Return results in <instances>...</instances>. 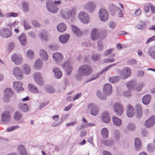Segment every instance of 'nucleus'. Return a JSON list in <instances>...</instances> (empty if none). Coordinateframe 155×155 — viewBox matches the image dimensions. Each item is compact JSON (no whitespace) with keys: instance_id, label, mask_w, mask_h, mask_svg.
I'll return each mask as SVG.
<instances>
[{"instance_id":"1","label":"nucleus","mask_w":155,"mask_h":155,"mask_svg":"<svg viewBox=\"0 0 155 155\" xmlns=\"http://www.w3.org/2000/svg\"><path fill=\"white\" fill-rule=\"evenodd\" d=\"M79 71L84 76H89L92 73V69L88 64H84L81 66L78 69Z\"/></svg>"},{"instance_id":"2","label":"nucleus","mask_w":155,"mask_h":155,"mask_svg":"<svg viewBox=\"0 0 155 155\" xmlns=\"http://www.w3.org/2000/svg\"><path fill=\"white\" fill-rule=\"evenodd\" d=\"M46 7L48 11L52 13H55L58 11V6L53 5L51 1L48 0L46 2Z\"/></svg>"},{"instance_id":"3","label":"nucleus","mask_w":155,"mask_h":155,"mask_svg":"<svg viewBox=\"0 0 155 155\" xmlns=\"http://www.w3.org/2000/svg\"><path fill=\"white\" fill-rule=\"evenodd\" d=\"M131 70L128 67L125 68L122 71L119 72L122 79L125 80L129 77L131 74Z\"/></svg>"},{"instance_id":"4","label":"nucleus","mask_w":155,"mask_h":155,"mask_svg":"<svg viewBox=\"0 0 155 155\" xmlns=\"http://www.w3.org/2000/svg\"><path fill=\"white\" fill-rule=\"evenodd\" d=\"M78 17L80 21L84 24H88L90 22V18L87 14L85 12H80Z\"/></svg>"},{"instance_id":"5","label":"nucleus","mask_w":155,"mask_h":155,"mask_svg":"<svg viewBox=\"0 0 155 155\" xmlns=\"http://www.w3.org/2000/svg\"><path fill=\"white\" fill-rule=\"evenodd\" d=\"M113 109L114 112L118 116H121L124 111V108L118 102L114 104Z\"/></svg>"},{"instance_id":"6","label":"nucleus","mask_w":155,"mask_h":155,"mask_svg":"<svg viewBox=\"0 0 155 155\" xmlns=\"http://www.w3.org/2000/svg\"><path fill=\"white\" fill-rule=\"evenodd\" d=\"M12 35V32L8 28H5L0 29V35L3 38H8Z\"/></svg>"},{"instance_id":"7","label":"nucleus","mask_w":155,"mask_h":155,"mask_svg":"<svg viewBox=\"0 0 155 155\" xmlns=\"http://www.w3.org/2000/svg\"><path fill=\"white\" fill-rule=\"evenodd\" d=\"M99 15L101 21H105L107 20L108 18V13L105 9L103 8L101 9L99 11Z\"/></svg>"},{"instance_id":"8","label":"nucleus","mask_w":155,"mask_h":155,"mask_svg":"<svg viewBox=\"0 0 155 155\" xmlns=\"http://www.w3.org/2000/svg\"><path fill=\"white\" fill-rule=\"evenodd\" d=\"M10 113L8 111H5L1 115L2 121L4 123H7L10 122Z\"/></svg>"},{"instance_id":"9","label":"nucleus","mask_w":155,"mask_h":155,"mask_svg":"<svg viewBox=\"0 0 155 155\" xmlns=\"http://www.w3.org/2000/svg\"><path fill=\"white\" fill-rule=\"evenodd\" d=\"M13 74L15 77L18 79L21 80L23 78V74L18 67L14 68L13 70Z\"/></svg>"},{"instance_id":"10","label":"nucleus","mask_w":155,"mask_h":155,"mask_svg":"<svg viewBox=\"0 0 155 155\" xmlns=\"http://www.w3.org/2000/svg\"><path fill=\"white\" fill-rule=\"evenodd\" d=\"M22 85L23 83L21 81H15L13 83V87L15 91L19 93L24 90V88L22 87Z\"/></svg>"},{"instance_id":"11","label":"nucleus","mask_w":155,"mask_h":155,"mask_svg":"<svg viewBox=\"0 0 155 155\" xmlns=\"http://www.w3.org/2000/svg\"><path fill=\"white\" fill-rule=\"evenodd\" d=\"M4 96L3 97V100L5 102H7L9 101L10 97L12 96L13 92L11 89L9 88H6L4 90Z\"/></svg>"},{"instance_id":"12","label":"nucleus","mask_w":155,"mask_h":155,"mask_svg":"<svg viewBox=\"0 0 155 155\" xmlns=\"http://www.w3.org/2000/svg\"><path fill=\"white\" fill-rule=\"evenodd\" d=\"M34 78L35 82L39 85L42 86L44 84L43 79L41 74L39 73H36L34 74Z\"/></svg>"},{"instance_id":"13","label":"nucleus","mask_w":155,"mask_h":155,"mask_svg":"<svg viewBox=\"0 0 155 155\" xmlns=\"http://www.w3.org/2000/svg\"><path fill=\"white\" fill-rule=\"evenodd\" d=\"M63 68L66 71L67 75H69L73 69L70 63L68 61L65 62L63 65Z\"/></svg>"},{"instance_id":"14","label":"nucleus","mask_w":155,"mask_h":155,"mask_svg":"<svg viewBox=\"0 0 155 155\" xmlns=\"http://www.w3.org/2000/svg\"><path fill=\"white\" fill-rule=\"evenodd\" d=\"M88 109H91L90 113L92 115L96 116L98 114L99 111L98 107L94 105L93 104H89L88 106Z\"/></svg>"},{"instance_id":"15","label":"nucleus","mask_w":155,"mask_h":155,"mask_svg":"<svg viewBox=\"0 0 155 155\" xmlns=\"http://www.w3.org/2000/svg\"><path fill=\"white\" fill-rule=\"evenodd\" d=\"M96 5L94 2H90L85 6V10L89 13H92L95 10Z\"/></svg>"},{"instance_id":"16","label":"nucleus","mask_w":155,"mask_h":155,"mask_svg":"<svg viewBox=\"0 0 155 155\" xmlns=\"http://www.w3.org/2000/svg\"><path fill=\"white\" fill-rule=\"evenodd\" d=\"M53 57L54 61L57 64L61 63L63 59V56L60 53L56 52L54 53L53 54Z\"/></svg>"},{"instance_id":"17","label":"nucleus","mask_w":155,"mask_h":155,"mask_svg":"<svg viewBox=\"0 0 155 155\" xmlns=\"http://www.w3.org/2000/svg\"><path fill=\"white\" fill-rule=\"evenodd\" d=\"M11 60L17 65L20 64L22 63V60L20 56L15 54L11 56Z\"/></svg>"},{"instance_id":"18","label":"nucleus","mask_w":155,"mask_h":155,"mask_svg":"<svg viewBox=\"0 0 155 155\" xmlns=\"http://www.w3.org/2000/svg\"><path fill=\"white\" fill-rule=\"evenodd\" d=\"M100 33L97 28L93 29L91 32V37L93 40H96L100 38Z\"/></svg>"},{"instance_id":"19","label":"nucleus","mask_w":155,"mask_h":155,"mask_svg":"<svg viewBox=\"0 0 155 155\" xmlns=\"http://www.w3.org/2000/svg\"><path fill=\"white\" fill-rule=\"evenodd\" d=\"M155 123V116H152L150 117L145 123V126L147 127H150L153 126Z\"/></svg>"},{"instance_id":"20","label":"nucleus","mask_w":155,"mask_h":155,"mask_svg":"<svg viewBox=\"0 0 155 155\" xmlns=\"http://www.w3.org/2000/svg\"><path fill=\"white\" fill-rule=\"evenodd\" d=\"M112 90L111 85L110 84H105L103 87L104 92L107 95L111 94Z\"/></svg>"},{"instance_id":"21","label":"nucleus","mask_w":155,"mask_h":155,"mask_svg":"<svg viewBox=\"0 0 155 155\" xmlns=\"http://www.w3.org/2000/svg\"><path fill=\"white\" fill-rule=\"evenodd\" d=\"M53 71L54 73V77L55 78L60 79L62 76V73L59 68L57 67L54 68L53 69Z\"/></svg>"},{"instance_id":"22","label":"nucleus","mask_w":155,"mask_h":155,"mask_svg":"<svg viewBox=\"0 0 155 155\" xmlns=\"http://www.w3.org/2000/svg\"><path fill=\"white\" fill-rule=\"evenodd\" d=\"M18 107L19 109L23 112H27L29 110V107L26 104L20 103L18 104Z\"/></svg>"},{"instance_id":"23","label":"nucleus","mask_w":155,"mask_h":155,"mask_svg":"<svg viewBox=\"0 0 155 155\" xmlns=\"http://www.w3.org/2000/svg\"><path fill=\"white\" fill-rule=\"evenodd\" d=\"M102 120L103 122L108 123L110 121V116L109 114L107 112H104L102 114Z\"/></svg>"},{"instance_id":"24","label":"nucleus","mask_w":155,"mask_h":155,"mask_svg":"<svg viewBox=\"0 0 155 155\" xmlns=\"http://www.w3.org/2000/svg\"><path fill=\"white\" fill-rule=\"evenodd\" d=\"M70 38V35L66 34L64 35H61L59 38V40L61 43H66L68 40Z\"/></svg>"},{"instance_id":"25","label":"nucleus","mask_w":155,"mask_h":155,"mask_svg":"<svg viewBox=\"0 0 155 155\" xmlns=\"http://www.w3.org/2000/svg\"><path fill=\"white\" fill-rule=\"evenodd\" d=\"M21 69L24 73L26 74H28L31 71L30 66L26 64L22 66Z\"/></svg>"},{"instance_id":"26","label":"nucleus","mask_w":155,"mask_h":155,"mask_svg":"<svg viewBox=\"0 0 155 155\" xmlns=\"http://www.w3.org/2000/svg\"><path fill=\"white\" fill-rule=\"evenodd\" d=\"M127 114L128 117H132L134 116L133 108L130 104L128 105L127 106Z\"/></svg>"},{"instance_id":"27","label":"nucleus","mask_w":155,"mask_h":155,"mask_svg":"<svg viewBox=\"0 0 155 155\" xmlns=\"http://www.w3.org/2000/svg\"><path fill=\"white\" fill-rule=\"evenodd\" d=\"M61 14L62 17L65 19L69 18L71 15L70 12L68 9L61 11Z\"/></svg>"},{"instance_id":"28","label":"nucleus","mask_w":155,"mask_h":155,"mask_svg":"<svg viewBox=\"0 0 155 155\" xmlns=\"http://www.w3.org/2000/svg\"><path fill=\"white\" fill-rule=\"evenodd\" d=\"M57 28L58 31L63 32L66 30V26L64 23H61L58 25Z\"/></svg>"},{"instance_id":"29","label":"nucleus","mask_w":155,"mask_h":155,"mask_svg":"<svg viewBox=\"0 0 155 155\" xmlns=\"http://www.w3.org/2000/svg\"><path fill=\"white\" fill-rule=\"evenodd\" d=\"M151 99L150 95L147 94L144 96L142 98V101L143 104L147 105L150 102Z\"/></svg>"},{"instance_id":"30","label":"nucleus","mask_w":155,"mask_h":155,"mask_svg":"<svg viewBox=\"0 0 155 155\" xmlns=\"http://www.w3.org/2000/svg\"><path fill=\"white\" fill-rule=\"evenodd\" d=\"M40 55L43 60L46 61L48 59V55L46 52L43 49H41L39 51Z\"/></svg>"},{"instance_id":"31","label":"nucleus","mask_w":155,"mask_h":155,"mask_svg":"<svg viewBox=\"0 0 155 155\" xmlns=\"http://www.w3.org/2000/svg\"><path fill=\"white\" fill-rule=\"evenodd\" d=\"M19 153L21 155H27V153L25 147L22 145H19L18 148Z\"/></svg>"},{"instance_id":"32","label":"nucleus","mask_w":155,"mask_h":155,"mask_svg":"<svg viewBox=\"0 0 155 155\" xmlns=\"http://www.w3.org/2000/svg\"><path fill=\"white\" fill-rule=\"evenodd\" d=\"M114 140L117 142L119 141L120 137V132L118 130H116L114 132Z\"/></svg>"},{"instance_id":"33","label":"nucleus","mask_w":155,"mask_h":155,"mask_svg":"<svg viewBox=\"0 0 155 155\" xmlns=\"http://www.w3.org/2000/svg\"><path fill=\"white\" fill-rule=\"evenodd\" d=\"M101 142L104 145L108 146H112L114 142L113 140L110 139L102 140H101Z\"/></svg>"},{"instance_id":"34","label":"nucleus","mask_w":155,"mask_h":155,"mask_svg":"<svg viewBox=\"0 0 155 155\" xmlns=\"http://www.w3.org/2000/svg\"><path fill=\"white\" fill-rule=\"evenodd\" d=\"M135 147L137 150L140 149L141 147V143L140 140L138 138L135 139Z\"/></svg>"},{"instance_id":"35","label":"nucleus","mask_w":155,"mask_h":155,"mask_svg":"<svg viewBox=\"0 0 155 155\" xmlns=\"http://www.w3.org/2000/svg\"><path fill=\"white\" fill-rule=\"evenodd\" d=\"M149 55L153 59H155V47H151L148 51Z\"/></svg>"},{"instance_id":"36","label":"nucleus","mask_w":155,"mask_h":155,"mask_svg":"<svg viewBox=\"0 0 155 155\" xmlns=\"http://www.w3.org/2000/svg\"><path fill=\"white\" fill-rule=\"evenodd\" d=\"M113 123L114 125L117 126H120L122 124L121 120L116 117H113L112 118Z\"/></svg>"},{"instance_id":"37","label":"nucleus","mask_w":155,"mask_h":155,"mask_svg":"<svg viewBox=\"0 0 155 155\" xmlns=\"http://www.w3.org/2000/svg\"><path fill=\"white\" fill-rule=\"evenodd\" d=\"M28 88L29 91L32 93L38 94L39 92V91L38 88L31 84H28Z\"/></svg>"},{"instance_id":"38","label":"nucleus","mask_w":155,"mask_h":155,"mask_svg":"<svg viewBox=\"0 0 155 155\" xmlns=\"http://www.w3.org/2000/svg\"><path fill=\"white\" fill-rule=\"evenodd\" d=\"M71 27L72 31L76 35L79 36L81 35V31L76 26L72 25Z\"/></svg>"},{"instance_id":"39","label":"nucleus","mask_w":155,"mask_h":155,"mask_svg":"<svg viewBox=\"0 0 155 155\" xmlns=\"http://www.w3.org/2000/svg\"><path fill=\"white\" fill-rule=\"evenodd\" d=\"M137 114L136 117L138 118H140L142 116V111L141 110V107L140 105L138 104L136 106Z\"/></svg>"},{"instance_id":"40","label":"nucleus","mask_w":155,"mask_h":155,"mask_svg":"<svg viewBox=\"0 0 155 155\" xmlns=\"http://www.w3.org/2000/svg\"><path fill=\"white\" fill-rule=\"evenodd\" d=\"M22 117V115L19 111H17L14 114V117L15 120L16 121L20 120Z\"/></svg>"},{"instance_id":"41","label":"nucleus","mask_w":155,"mask_h":155,"mask_svg":"<svg viewBox=\"0 0 155 155\" xmlns=\"http://www.w3.org/2000/svg\"><path fill=\"white\" fill-rule=\"evenodd\" d=\"M45 91L48 93L50 94H52L55 92V90L54 87L50 86H46L45 87Z\"/></svg>"},{"instance_id":"42","label":"nucleus","mask_w":155,"mask_h":155,"mask_svg":"<svg viewBox=\"0 0 155 155\" xmlns=\"http://www.w3.org/2000/svg\"><path fill=\"white\" fill-rule=\"evenodd\" d=\"M18 39L21 44L22 45H25L26 42V36L25 34H22L20 36L18 37Z\"/></svg>"},{"instance_id":"43","label":"nucleus","mask_w":155,"mask_h":155,"mask_svg":"<svg viewBox=\"0 0 155 155\" xmlns=\"http://www.w3.org/2000/svg\"><path fill=\"white\" fill-rule=\"evenodd\" d=\"M101 134L103 137L106 138L108 136V131L106 128H104L101 131Z\"/></svg>"},{"instance_id":"44","label":"nucleus","mask_w":155,"mask_h":155,"mask_svg":"<svg viewBox=\"0 0 155 155\" xmlns=\"http://www.w3.org/2000/svg\"><path fill=\"white\" fill-rule=\"evenodd\" d=\"M135 82L134 81H131L128 82L127 85V88L128 89H131V88H135Z\"/></svg>"},{"instance_id":"45","label":"nucleus","mask_w":155,"mask_h":155,"mask_svg":"<svg viewBox=\"0 0 155 155\" xmlns=\"http://www.w3.org/2000/svg\"><path fill=\"white\" fill-rule=\"evenodd\" d=\"M83 76L84 75L78 70V73L75 75L74 77L76 80L80 81L82 79Z\"/></svg>"},{"instance_id":"46","label":"nucleus","mask_w":155,"mask_h":155,"mask_svg":"<svg viewBox=\"0 0 155 155\" xmlns=\"http://www.w3.org/2000/svg\"><path fill=\"white\" fill-rule=\"evenodd\" d=\"M96 94L97 97L101 100L104 101L106 99V97L101 94L100 91H97L96 92Z\"/></svg>"},{"instance_id":"47","label":"nucleus","mask_w":155,"mask_h":155,"mask_svg":"<svg viewBox=\"0 0 155 155\" xmlns=\"http://www.w3.org/2000/svg\"><path fill=\"white\" fill-rule=\"evenodd\" d=\"M101 57V55L100 54H95L92 56V59L93 61L96 62L97 61H99Z\"/></svg>"},{"instance_id":"48","label":"nucleus","mask_w":155,"mask_h":155,"mask_svg":"<svg viewBox=\"0 0 155 155\" xmlns=\"http://www.w3.org/2000/svg\"><path fill=\"white\" fill-rule=\"evenodd\" d=\"M22 5L23 10L25 12H28L29 10L28 3L25 2H23Z\"/></svg>"},{"instance_id":"49","label":"nucleus","mask_w":155,"mask_h":155,"mask_svg":"<svg viewBox=\"0 0 155 155\" xmlns=\"http://www.w3.org/2000/svg\"><path fill=\"white\" fill-rule=\"evenodd\" d=\"M135 126L132 123H130L128 124L127 126L128 130L131 131H134L135 129Z\"/></svg>"},{"instance_id":"50","label":"nucleus","mask_w":155,"mask_h":155,"mask_svg":"<svg viewBox=\"0 0 155 155\" xmlns=\"http://www.w3.org/2000/svg\"><path fill=\"white\" fill-rule=\"evenodd\" d=\"M23 24L25 29L28 30L31 28V26L28 21L24 20L23 21Z\"/></svg>"},{"instance_id":"51","label":"nucleus","mask_w":155,"mask_h":155,"mask_svg":"<svg viewBox=\"0 0 155 155\" xmlns=\"http://www.w3.org/2000/svg\"><path fill=\"white\" fill-rule=\"evenodd\" d=\"M42 65V62L40 60L37 59L35 63V67L36 68H40Z\"/></svg>"},{"instance_id":"52","label":"nucleus","mask_w":155,"mask_h":155,"mask_svg":"<svg viewBox=\"0 0 155 155\" xmlns=\"http://www.w3.org/2000/svg\"><path fill=\"white\" fill-rule=\"evenodd\" d=\"M41 38L43 40H46L48 37V34L47 33L44 32L41 33L40 35Z\"/></svg>"},{"instance_id":"53","label":"nucleus","mask_w":155,"mask_h":155,"mask_svg":"<svg viewBox=\"0 0 155 155\" xmlns=\"http://www.w3.org/2000/svg\"><path fill=\"white\" fill-rule=\"evenodd\" d=\"M146 24L144 22H142L140 24L137 25V28L138 29L142 30L145 28L146 27Z\"/></svg>"},{"instance_id":"54","label":"nucleus","mask_w":155,"mask_h":155,"mask_svg":"<svg viewBox=\"0 0 155 155\" xmlns=\"http://www.w3.org/2000/svg\"><path fill=\"white\" fill-rule=\"evenodd\" d=\"M143 84L142 82L139 83L137 85V87H135V89L137 91H140L141 90L142 87L143 86Z\"/></svg>"},{"instance_id":"55","label":"nucleus","mask_w":155,"mask_h":155,"mask_svg":"<svg viewBox=\"0 0 155 155\" xmlns=\"http://www.w3.org/2000/svg\"><path fill=\"white\" fill-rule=\"evenodd\" d=\"M154 147L153 144H149L147 146V150L150 152H153L154 150Z\"/></svg>"},{"instance_id":"56","label":"nucleus","mask_w":155,"mask_h":155,"mask_svg":"<svg viewBox=\"0 0 155 155\" xmlns=\"http://www.w3.org/2000/svg\"><path fill=\"white\" fill-rule=\"evenodd\" d=\"M97 46L99 50L100 51H101L103 49V45L101 41L99 40L97 42Z\"/></svg>"},{"instance_id":"57","label":"nucleus","mask_w":155,"mask_h":155,"mask_svg":"<svg viewBox=\"0 0 155 155\" xmlns=\"http://www.w3.org/2000/svg\"><path fill=\"white\" fill-rule=\"evenodd\" d=\"M34 52L31 50H28L26 52V54L28 57L29 58H31L33 56Z\"/></svg>"},{"instance_id":"58","label":"nucleus","mask_w":155,"mask_h":155,"mask_svg":"<svg viewBox=\"0 0 155 155\" xmlns=\"http://www.w3.org/2000/svg\"><path fill=\"white\" fill-rule=\"evenodd\" d=\"M18 13L13 12H11L9 13L6 14V16L8 17H16L18 16Z\"/></svg>"},{"instance_id":"59","label":"nucleus","mask_w":155,"mask_h":155,"mask_svg":"<svg viewBox=\"0 0 155 155\" xmlns=\"http://www.w3.org/2000/svg\"><path fill=\"white\" fill-rule=\"evenodd\" d=\"M116 64L117 63L113 64L108 66L106 68L104 69L102 71V72H101V74H102V73H103L105 71H107L112 67L116 65Z\"/></svg>"},{"instance_id":"60","label":"nucleus","mask_w":155,"mask_h":155,"mask_svg":"<svg viewBox=\"0 0 155 155\" xmlns=\"http://www.w3.org/2000/svg\"><path fill=\"white\" fill-rule=\"evenodd\" d=\"M15 46V44L13 42H11L8 46V50L9 52H11Z\"/></svg>"},{"instance_id":"61","label":"nucleus","mask_w":155,"mask_h":155,"mask_svg":"<svg viewBox=\"0 0 155 155\" xmlns=\"http://www.w3.org/2000/svg\"><path fill=\"white\" fill-rule=\"evenodd\" d=\"M32 25L35 27H39L40 26L39 23L36 20H33L31 22Z\"/></svg>"},{"instance_id":"62","label":"nucleus","mask_w":155,"mask_h":155,"mask_svg":"<svg viewBox=\"0 0 155 155\" xmlns=\"http://www.w3.org/2000/svg\"><path fill=\"white\" fill-rule=\"evenodd\" d=\"M115 61L114 58H106L104 60V61L105 63L112 62Z\"/></svg>"},{"instance_id":"63","label":"nucleus","mask_w":155,"mask_h":155,"mask_svg":"<svg viewBox=\"0 0 155 155\" xmlns=\"http://www.w3.org/2000/svg\"><path fill=\"white\" fill-rule=\"evenodd\" d=\"M109 27L111 28H113L115 27L116 25L115 23L113 21H110L109 24Z\"/></svg>"},{"instance_id":"64","label":"nucleus","mask_w":155,"mask_h":155,"mask_svg":"<svg viewBox=\"0 0 155 155\" xmlns=\"http://www.w3.org/2000/svg\"><path fill=\"white\" fill-rule=\"evenodd\" d=\"M144 74V72L142 71H137V76L138 77H142Z\"/></svg>"}]
</instances>
